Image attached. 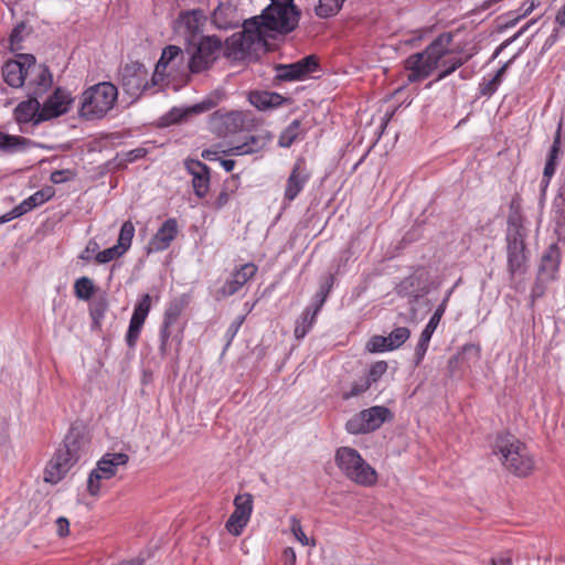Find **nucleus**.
<instances>
[{
  "label": "nucleus",
  "instance_id": "1",
  "mask_svg": "<svg viewBox=\"0 0 565 565\" xmlns=\"http://www.w3.org/2000/svg\"><path fill=\"white\" fill-rule=\"evenodd\" d=\"M451 42L452 35L450 33H443L427 45L424 51L411 54L404 62L405 70L408 72L407 82H422L438 70L440 61L449 53Z\"/></svg>",
  "mask_w": 565,
  "mask_h": 565
},
{
  "label": "nucleus",
  "instance_id": "2",
  "mask_svg": "<svg viewBox=\"0 0 565 565\" xmlns=\"http://www.w3.org/2000/svg\"><path fill=\"white\" fill-rule=\"evenodd\" d=\"M493 454L507 470L519 477L527 476L534 468L526 446L511 434H500L492 446Z\"/></svg>",
  "mask_w": 565,
  "mask_h": 565
},
{
  "label": "nucleus",
  "instance_id": "3",
  "mask_svg": "<svg viewBox=\"0 0 565 565\" xmlns=\"http://www.w3.org/2000/svg\"><path fill=\"white\" fill-rule=\"evenodd\" d=\"M117 98L118 89L110 82L95 84L82 94L79 114L88 120L100 119L113 109Z\"/></svg>",
  "mask_w": 565,
  "mask_h": 565
},
{
  "label": "nucleus",
  "instance_id": "4",
  "mask_svg": "<svg viewBox=\"0 0 565 565\" xmlns=\"http://www.w3.org/2000/svg\"><path fill=\"white\" fill-rule=\"evenodd\" d=\"M525 235L521 216L511 214L508 218L507 231L508 271L511 277L524 275L527 269V252L524 244Z\"/></svg>",
  "mask_w": 565,
  "mask_h": 565
},
{
  "label": "nucleus",
  "instance_id": "5",
  "mask_svg": "<svg viewBox=\"0 0 565 565\" xmlns=\"http://www.w3.org/2000/svg\"><path fill=\"white\" fill-rule=\"evenodd\" d=\"M337 467L351 481L361 486H372L376 481V471L351 447H340L334 456Z\"/></svg>",
  "mask_w": 565,
  "mask_h": 565
},
{
  "label": "nucleus",
  "instance_id": "6",
  "mask_svg": "<svg viewBox=\"0 0 565 565\" xmlns=\"http://www.w3.org/2000/svg\"><path fill=\"white\" fill-rule=\"evenodd\" d=\"M270 3L262 11L265 24L280 34L294 31L300 19V11L294 0H269Z\"/></svg>",
  "mask_w": 565,
  "mask_h": 565
},
{
  "label": "nucleus",
  "instance_id": "7",
  "mask_svg": "<svg viewBox=\"0 0 565 565\" xmlns=\"http://www.w3.org/2000/svg\"><path fill=\"white\" fill-rule=\"evenodd\" d=\"M188 71V60L183 51L177 45H168L156 64L151 76L152 85H160L164 77L177 78L186 75Z\"/></svg>",
  "mask_w": 565,
  "mask_h": 565
},
{
  "label": "nucleus",
  "instance_id": "8",
  "mask_svg": "<svg viewBox=\"0 0 565 565\" xmlns=\"http://www.w3.org/2000/svg\"><path fill=\"white\" fill-rule=\"evenodd\" d=\"M129 460L127 454L108 452L97 462L96 468L89 473L87 490L92 495H98L103 480L113 478L120 467H125Z\"/></svg>",
  "mask_w": 565,
  "mask_h": 565
},
{
  "label": "nucleus",
  "instance_id": "9",
  "mask_svg": "<svg viewBox=\"0 0 565 565\" xmlns=\"http://www.w3.org/2000/svg\"><path fill=\"white\" fill-rule=\"evenodd\" d=\"M222 49L223 43L216 35L203 36L188 60L189 71L201 73L209 70L217 60Z\"/></svg>",
  "mask_w": 565,
  "mask_h": 565
},
{
  "label": "nucleus",
  "instance_id": "10",
  "mask_svg": "<svg viewBox=\"0 0 565 565\" xmlns=\"http://www.w3.org/2000/svg\"><path fill=\"white\" fill-rule=\"evenodd\" d=\"M391 412L385 406H372L353 415L345 424L349 434L360 435L376 430L388 420Z\"/></svg>",
  "mask_w": 565,
  "mask_h": 565
},
{
  "label": "nucleus",
  "instance_id": "11",
  "mask_svg": "<svg viewBox=\"0 0 565 565\" xmlns=\"http://www.w3.org/2000/svg\"><path fill=\"white\" fill-rule=\"evenodd\" d=\"M120 76L124 90L132 97L140 96L153 86L148 81V70L139 62L126 64L121 70Z\"/></svg>",
  "mask_w": 565,
  "mask_h": 565
},
{
  "label": "nucleus",
  "instance_id": "12",
  "mask_svg": "<svg viewBox=\"0 0 565 565\" xmlns=\"http://www.w3.org/2000/svg\"><path fill=\"white\" fill-rule=\"evenodd\" d=\"M263 14L253 17L241 25L243 26L242 34L246 39V47L249 51L250 56L257 55L259 51H263L267 44L268 32L273 31L268 25L265 24ZM274 32H276L274 30Z\"/></svg>",
  "mask_w": 565,
  "mask_h": 565
},
{
  "label": "nucleus",
  "instance_id": "13",
  "mask_svg": "<svg viewBox=\"0 0 565 565\" xmlns=\"http://www.w3.org/2000/svg\"><path fill=\"white\" fill-rule=\"evenodd\" d=\"M244 17L231 1L220 2L211 12V25L218 31H232L244 23Z\"/></svg>",
  "mask_w": 565,
  "mask_h": 565
},
{
  "label": "nucleus",
  "instance_id": "14",
  "mask_svg": "<svg viewBox=\"0 0 565 565\" xmlns=\"http://www.w3.org/2000/svg\"><path fill=\"white\" fill-rule=\"evenodd\" d=\"M234 511L225 523L226 530L234 536L242 534L248 524L253 512V495L250 493L237 494L234 498Z\"/></svg>",
  "mask_w": 565,
  "mask_h": 565
},
{
  "label": "nucleus",
  "instance_id": "15",
  "mask_svg": "<svg viewBox=\"0 0 565 565\" xmlns=\"http://www.w3.org/2000/svg\"><path fill=\"white\" fill-rule=\"evenodd\" d=\"M34 56L31 54H19L15 60H10L2 67L3 81L13 88L22 87L28 79V72Z\"/></svg>",
  "mask_w": 565,
  "mask_h": 565
},
{
  "label": "nucleus",
  "instance_id": "16",
  "mask_svg": "<svg viewBox=\"0 0 565 565\" xmlns=\"http://www.w3.org/2000/svg\"><path fill=\"white\" fill-rule=\"evenodd\" d=\"M151 308V297L148 294H145L140 297L138 302L134 308V312L131 315L128 331L126 333V343L128 348L135 349L145 324V321L149 315Z\"/></svg>",
  "mask_w": 565,
  "mask_h": 565
},
{
  "label": "nucleus",
  "instance_id": "17",
  "mask_svg": "<svg viewBox=\"0 0 565 565\" xmlns=\"http://www.w3.org/2000/svg\"><path fill=\"white\" fill-rule=\"evenodd\" d=\"M318 67V58L315 55H308L295 63L278 65L277 78L280 81H299L316 72Z\"/></svg>",
  "mask_w": 565,
  "mask_h": 565
},
{
  "label": "nucleus",
  "instance_id": "18",
  "mask_svg": "<svg viewBox=\"0 0 565 565\" xmlns=\"http://www.w3.org/2000/svg\"><path fill=\"white\" fill-rule=\"evenodd\" d=\"M71 103L72 97L70 93L65 89L56 88L43 103L36 121L49 120L67 113Z\"/></svg>",
  "mask_w": 565,
  "mask_h": 565
},
{
  "label": "nucleus",
  "instance_id": "19",
  "mask_svg": "<svg viewBox=\"0 0 565 565\" xmlns=\"http://www.w3.org/2000/svg\"><path fill=\"white\" fill-rule=\"evenodd\" d=\"M52 75L49 68L43 64H38L34 58V63L30 65L28 72V79L25 82L30 95L40 97L42 96L52 85Z\"/></svg>",
  "mask_w": 565,
  "mask_h": 565
},
{
  "label": "nucleus",
  "instance_id": "20",
  "mask_svg": "<svg viewBox=\"0 0 565 565\" xmlns=\"http://www.w3.org/2000/svg\"><path fill=\"white\" fill-rule=\"evenodd\" d=\"M58 451L67 459H71V462L75 465L87 454V440L79 429L71 428L65 436L63 447L60 448Z\"/></svg>",
  "mask_w": 565,
  "mask_h": 565
},
{
  "label": "nucleus",
  "instance_id": "21",
  "mask_svg": "<svg viewBox=\"0 0 565 565\" xmlns=\"http://www.w3.org/2000/svg\"><path fill=\"white\" fill-rule=\"evenodd\" d=\"M309 179L310 172L306 168L305 162L301 160L297 161L287 179L284 200L287 202L294 201L303 190Z\"/></svg>",
  "mask_w": 565,
  "mask_h": 565
},
{
  "label": "nucleus",
  "instance_id": "22",
  "mask_svg": "<svg viewBox=\"0 0 565 565\" xmlns=\"http://www.w3.org/2000/svg\"><path fill=\"white\" fill-rule=\"evenodd\" d=\"M244 124L243 114L230 111L225 114L215 113L210 121L212 131L218 136H226L236 132Z\"/></svg>",
  "mask_w": 565,
  "mask_h": 565
},
{
  "label": "nucleus",
  "instance_id": "23",
  "mask_svg": "<svg viewBox=\"0 0 565 565\" xmlns=\"http://www.w3.org/2000/svg\"><path fill=\"white\" fill-rule=\"evenodd\" d=\"M185 168L192 175V185L196 196L204 198L210 186V169L199 160L190 159L185 161Z\"/></svg>",
  "mask_w": 565,
  "mask_h": 565
},
{
  "label": "nucleus",
  "instance_id": "24",
  "mask_svg": "<svg viewBox=\"0 0 565 565\" xmlns=\"http://www.w3.org/2000/svg\"><path fill=\"white\" fill-rule=\"evenodd\" d=\"M178 222L175 218H168L158 228L149 242V252H162L167 249L178 235Z\"/></svg>",
  "mask_w": 565,
  "mask_h": 565
},
{
  "label": "nucleus",
  "instance_id": "25",
  "mask_svg": "<svg viewBox=\"0 0 565 565\" xmlns=\"http://www.w3.org/2000/svg\"><path fill=\"white\" fill-rule=\"evenodd\" d=\"M270 141V137L266 134L248 135L242 143L232 146L223 150L226 156H245L262 151Z\"/></svg>",
  "mask_w": 565,
  "mask_h": 565
},
{
  "label": "nucleus",
  "instance_id": "26",
  "mask_svg": "<svg viewBox=\"0 0 565 565\" xmlns=\"http://www.w3.org/2000/svg\"><path fill=\"white\" fill-rule=\"evenodd\" d=\"M256 273V265L253 263L244 264L225 281L220 292L223 297L235 295Z\"/></svg>",
  "mask_w": 565,
  "mask_h": 565
},
{
  "label": "nucleus",
  "instance_id": "27",
  "mask_svg": "<svg viewBox=\"0 0 565 565\" xmlns=\"http://www.w3.org/2000/svg\"><path fill=\"white\" fill-rule=\"evenodd\" d=\"M205 21L204 12L201 9H193L182 11L175 21V25L179 31H183L186 35L195 36L202 31Z\"/></svg>",
  "mask_w": 565,
  "mask_h": 565
},
{
  "label": "nucleus",
  "instance_id": "28",
  "mask_svg": "<svg viewBox=\"0 0 565 565\" xmlns=\"http://www.w3.org/2000/svg\"><path fill=\"white\" fill-rule=\"evenodd\" d=\"M74 465L58 450L49 461L44 471V481L55 484L60 482Z\"/></svg>",
  "mask_w": 565,
  "mask_h": 565
},
{
  "label": "nucleus",
  "instance_id": "29",
  "mask_svg": "<svg viewBox=\"0 0 565 565\" xmlns=\"http://www.w3.org/2000/svg\"><path fill=\"white\" fill-rule=\"evenodd\" d=\"M38 146L33 140L0 131V152L13 154Z\"/></svg>",
  "mask_w": 565,
  "mask_h": 565
},
{
  "label": "nucleus",
  "instance_id": "30",
  "mask_svg": "<svg viewBox=\"0 0 565 565\" xmlns=\"http://www.w3.org/2000/svg\"><path fill=\"white\" fill-rule=\"evenodd\" d=\"M441 318H443L441 316H438L437 313L434 312L433 316L430 317L428 323L422 331L418 343L415 348L416 365H418L423 361V359L427 352L430 339H431L435 330L437 329Z\"/></svg>",
  "mask_w": 565,
  "mask_h": 565
},
{
  "label": "nucleus",
  "instance_id": "31",
  "mask_svg": "<svg viewBox=\"0 0 565 565\" xmlns=\"http://www.w3.org/2000/svg\"><path fill=\"white\" fill-rule=\"evenodd\" d=\"M41 104L38 97L30 95L28 100L21 102L14 109V117L19 124H28L30 121H36L39 119V113L41 111Z\"/></svg>",
  "mask_w": 565,
  "mask_h": 565
},
{
  "label": "nucleus",
  "instance_id": "32",
  "mask_svg": "<svg viewBox=\"0 0 565 565\" xmlns=\"http://www.w3.org/2000/svg\"><path fill=\"white\" fill-rule=\"evenodd\" d=\"M242 32L234 33L230 36L225 43V55L233 60H243L250 56L248 49L246 47V39H244Z\"/></svg>",
  "mask_w": 565,
  "mask_h": 565
},
{
  "label": "nucleus",
  "instance_id": "33",
  "mask_svg": "<svg viewBox=\"0 0 565 565\" xmlns=\"http://www.w3.org/2000/svg\"><path fill=\"white\" fill-rule=\"evenodd\" d=\"M249 102L259 110H267L282 105L285 98L274 92H254L249 94Z\"/></svg>",
  "mask_w": 565,
  "mask_h": 565
},
{
  "label": "nucleus",
  "instance_id": "34",
  "mask_svg": "<svg viewBox=\"0 0 565 565\" xmlns=\"http://www.w3.org/2000/svg\"><path fill=\"white\" fill-rule=\"evenodd\" d=\"M54 194L52 188H46L43 190H39L25 200H23L20 204L15 206V212L18 214L24 215L25 213L32 211L34 207L45 203L49 201Z\"/></svg>",
  "mask_w": 565,
  "mask_h": 565
},
{
  "label": "nucleus",
  "instance_id": "35",
  "mask_svg": "<svg viewBox=\"0 0 565 565\" xmlns=\"http://www.w3.org/2000/svg\"><path fill=\"white\" fill-rule=\"evenodd\" d=\"M559 152H561V136L557 132V135L555 136L553 143L550 148V151H548V154L546 158V162H545V167H544V171H543L542 182H544L546 185L550 183L552 177L555 174Z\"/></svg>",
  "mask_w": 565,
  "mask_h": 565
},
{
  "label": "nucleus",
  "instance_id": "36",
  "mask_svg": "<svg viewBox=\"0 0 565 565\" xmlns=\"http://www.w3.org/2000/svg\"><path fill=\"white\" fill-rule=\"evenodd\" d=\"M467 61L468 57L454 55L451 53V50L449 49L448 55L444 57L439 63L438 70L440 71L434 82L436 83L443 81L444 78L452 74L456 70H458L460 66H462Z\"/></svg>",
  "mask_w": 565,
  "mask_h": 565
},
{
  "label": "nucleus",
  "instance_id": "37",
  "mask_svg": "<svg viewBox=\"0 0 565 565\" xmlns=\"http://www.w3.org/2000/svg\"><path fill=\"white\" fill-rule=\"evenodd\" d=\"M301 121L292 120L280 134L278 145L282 148H289L300 136Z\"/></svg>",
  "mask_w": 565,
  "mask_h": 565
},
{
  "label": "nucleus",
  "instance_id": "38",
  "mask_svg": "<svg viewBox=\"0 0 565 565\" xmlns=\"http://www.w3.org/2000/svg\"><path fill=\"white\" fill-rule=\"evenodd\" d=\"M316 317H312L310 307H307L295 327V337L302 339L307 335L315 323Z\"/></svg>",
  "mask_w": 565,
  "mask_h": 565
},
{
  "label": "nucleus",
  "instance_id": "39",
  "mask_svg": "<svg viewBox=\"0 0 565 565\" xmlns=\"http://www.w3.org/2000/svg\"><path fill=\"white\" fill-rule=\"evenodd\" d=\"M344 0H319L315 11L320 18H329L339 12Z\"/></svg>",
  "mask_w": 565,
  "mask_h": 565
},
{
  "label": "nucleus",
  "instance_id": "40",
  "mask_svg": "<svg viewBox=\"0 0 565 565\" xmlns=\"http://www.w3.org/2000/svg\"><path fill=\"white\" fill-rule=\"evenodd\" d=\"M559 255L557 248L552 245L550 249L542 256L540 269L545 273L553 274L557 270Z\"/></svg>",
  "mask_w": 565,
  "mask_h": 565
},
{
  "label": "nucleus",
  "instance_id": "41",
  "mask_svg": "<svg viewBox=\"0 0 565 565\" xmlns=\"http://www.w3.org/2000/svg\"><path fill=\"white\" fill-rule=\"evenodd\" d=\"M135 236V226L131 221H126L120 228L117 246L126 253L130 246Z\"/></svg>",
  "mask_w": 565,
  "mask_h": 565
},
{
  "label": "nucleus",
  "instance_id": "42",
  "mask_svg": "<svg viewBox=\"0 0 565 565\" xmlns=\"http://www.w3.org/2000/svg\"><path fill=\"white\" fill-rule=\"evenodd\" d=\"M94 290V284L88 277H81L74 284V294L81 300H89Z\"/></svg>",
  "mask_w": 565,
  "mask_h": 565
},
{
  "label": "nucleus",
  "instance_id": "43",
  "mask_svg": "<svg viewBox=\"0 0 565 565\" xmlns=\"http://www.w3.org/2000/svg\"><path fill=\"white\" fill-rule=\"evenodd\" d=\"M411 335V331L406 327L395 328L386 338L388 341V350H395L404 344Z\"/></svg>",
  "mask_w": 565,
  "mask_h": 565
},
{
  "label": "nucleus",
  "instance_id": "44",
  "mask_svg": "<svg viewBox=\"0 0 565 565\" xmlns=\"http://www.w3.org/2000/svg\"><path fill=\"white\" fill-rule=\"evenodd\" d=\"M159 338L174 341L177 344L175 352H179L182 342V330H175L174 326L162 322L159 329Z\"/></svg>",
  "mask_w": 565,
  "mask_h": 565
},
{
  "label": "nucleus",
  "instance_id": "45",
  "mask_svg": "<svg viewBox=\"0 0 565 565\" xmlns=\"http://www.w3.org/2000/svg\"><path fill=\"white\" fill-rule=\"evenodd\" d=\"M182 311H183V303L180 300L171 301L168 305V307L166 308L162 322L172 324L175 327Z\"/></svg>",
  "mask_w": 565,
  "mask_h": 565
},
{
  "label": "nucleus",
  "instance_id": "46",
  "mask_svg": "<svg viewBox=\"0 0 565 565\" xmlns=\"http://www.w3.org/2000/svg\"><path fill=\"white\" fill-rule=\"evenodd\" d=\"M125 253L117 245H114L104 250H99V253H97V255L95 257V260L98 264H107L111 260H115V259L121 257Z\"/></svg>",
  "mask_w": 565,
  "mask_h": 565
},
{
  "label": "nucleus",
  "instance_id": "47",
  "mask_svg": "<svg viewBox=\"0 0 565 565\" xmlns=\"http://www.w3.org/2000/svg\"><path fill=\"white\" fill-rule=\"evenodd\" d=\"M370 387H371L370 381H366L365 379H361V380L352 383L349 391L343 392L342 398L350 399L352 397L360 396L361 394L365 393Z\"/></svg>",
  "mask_w": 565,
  "mask_h": 565
},
{
  "label": "nucleus",
  "instance_id": "48",
  "mask_svg": "<svg viewBox=\"0 0 565 565\" xmlns=\"http://www.w3.org/2000/svg\"><path fill=\"white\" fill-rule=\"evenodd\" d=\"M290 522V531L294 534L295 539L301 543L302 546H307L310 544V540L305 534L300 521L295 516L289 518Z\"/></svg>",
  "mask_w": 565,
  "mask_h": 565
},
{
  "label": "nucleus",
  "instance_id": "49",
  "mask_svg": "<svg viewBox=\"0 0 565 565\" xmlns=\"http://www.w3.org/2000/svg\"><path fill=\"white\" fill-rule=\"evenodd\" d=\"M387 371V363L385 361H377L370 366L369 374L365 377L370 384L377 382L383 374Z\"/></svg>",
  "mask_w": 565,
  "mask_h": 565
},
{
  "label": "nucleus",
  "instance_id": "50",
  "mask_svg": "<svg viewBox=\"0 0 565 565\" xmlns=\"http://www.w3.org/2000/svg\"><path fill=\"white\" fill-rule=\"evenodd\" d=\"M366 348L370 352H384V351H390L388 350V341H387V338L386 337H382V335H374L372 337L367 344H366Z\"/></svg>",
  "mask_w": 565,
  "mask_h": 565
},
{
  "label": "nucleus",
  "instance_id": "51",
  "mask_svg": "<svg viewBox=\"0 0 565 565\" xmlns=\"http://www.w3.org/2000/svg\"><path fill=\"white\" fill-rule=\"evenodd\" d=\"M244 319H245V317L239 316L228 326V328L225 332V335H224L226 339L225 349L231 345L232 341L234 340L237 332L239 331V329L244 322Z\"/></svg>",
  "mask_w": 565,
  "mask_h": 565
},
{
  "label": "nucleus",
  "instance_id": "52",
  "mask_svg": "<svg viewBox=\"0 0 565 565\" xmlns=\"http://www.w3.org/2000/svg\"><path fill=\"white\" fill-rule=\"evenodd\" d=\"M500 83L494 77L490 79L483 78L479 84V90L482 96H491L497 92Z\"/></svg>",
  "mask_w": 565,
  "mask_h": 565
},
{
  "label": "nucleus",
  "instance_id": "53",
  "mask_svg": "<svg viewBox=\"0 0 565 565\" xmlns=\"http://www.w3.org/2000/svg\"><path fill=\"white\" fill-rule=\"evenodd\" d=\"M99 253V244L95 239H89L85 249L81 253L79 258L85 262H89L93 256L96 257Z\"/></svg>",
  "mask_w": 565,
  "mask_h": 565
},
{
  "label": "nucleus",
  "instance_id": "54",
  "mask_svg": "<svg viewBox=\"0 0 565 565\" xmlns=\"http://www.w3.org/2000/svg\"><path fill=\"white\" fill-rule=\"evenodd\" d=\"M74 177L71 170H55L51 173L50 180L55 183H64Z\"/></svg>",
  "mask_w": 565,
  "mask_h": 565
},
{
  "label": "nucleus",
  "instance_id": "55",
  "mask_svg": "<svg viewBox=\"0 0 565 565\" xmlns=\"http://www.w3.org/2000/svg\"><path fill=\"white\" fill-rule=\"evenodd\" d=\"M55 524H56V533L58 534V536L63 537L68 534L70 522L66 518H64V516L57 518Z\"/></svg>",
  "mask_w": 565,
  "mask_h": 565
},
{
  "label": "nucleus",
  "instance_id": "56",
  "mask_svg": "<svg viewBox=\"0 0 565 565\" xmlns=\"http://www.w3.org/2000/svg\"><path fill=\"white\" fill-rule=\"evenodd\" d=\"M173 342L174 341L159 338V354L162 359L171 354Z\"/></svg>",
  "mask_w": 565,
  "mask_h": 565
},
{
  "label": "nucleus",
  "instance_id": "57",
  "mask_svg": "<svg viewBox=\"0 0 565 565\" xmlns=\"http://www.w3.org/2000/svg\"><path fill=\"white\" fill-rule=\"evenodd\" d=\"M414 286V278L409 277L403 280L397 287V294L401 296H408L412 294L411 288Z\"/></svg>",
  "mask_w": 565,
  "mask_h": 565
},
{
  "label": "nucleus",
  "instance_id": "58",
  "mask_svg": "<svg viewBox=\"0 0 565 565\" xmlns=\"http://www.w3.org/2000/svg\"><path fill=\"white\" fill-rule=\"evenodd\" d=\"M327 300V296L324 295H321V292H317L313 297V306L310 307L311 308V311H312V317H317L318 312L320 311V309L322 308L323 303L326 302Z\"/></svg>",
  "mask_w": 565,
  "mask_h": 565
},
{
  "label": "nucleus",
  "instance_id": "59",
  "mask_svg": "<svg viewBox=\"0 0 565 565\" xmlns=\"http://www.w3.org/2000/svg\"><path fill=\"white\" fill-rule=\"evenodd\" d=\"M455 290V287H451L450 289H448L441 300V302L439 303V306L437 307V309L435 310V313H437L438 316H444L446 309H447V306H448V302H449V299L452 295Z\"/></svg>",
  "mask_w": 565,
  "mask_h": 565
},
{
  "label": "nucleus",
  "instance_id": "60",
  "mask_svg": "<svg viewBox=\"0 0 565 565\" xmlns=\"http://www.w3.org/2000/svg\"><path fill=\"white\" fill-rule=\"evenodd\" d=\"M147 153V150L143 148H136L126 153V160L129 162L136 161L140 158H143Z\"/></svg>",
  "mask_w": 565,
  "mask_h": 565
},
{
  "label": "nucleus",
  "instance_id": "61",
  "mask_svg": "<svg viewBox=\"0 0 565 565\" xmlns=\"http://www.w3.org/2000/svg\"><path fill=\"white\" fill-rule=\"evenodd\" d=\"M333 280H334L333 275L332 274L328 275L326 280L320 285L319 292H321V295H324L328 297V295L332 288Z\"/></svg>",
  "mask_w": 565,
  "mask_h": 565
},
{
  "label": "nucleus",
  "instance_id": "62",
  "mask_svg": "<svg viewBox=\"0 0 565 565\" xmlns=\"http://www.w3.org/2000/svg\"><path fill=\"white\" fill-rule=\"evenodd\" d=\"M296 552L292 547H286L284 551V561L285 565H295L296 564Z\"/></svg>",
  "mask_w": 565,
  "mask_h": 565
},
{
  "label": "nucleus",
  "instance_id": "63",
  "mask_svg": "<svg viewBox=\"0 0 565 565\" xmlns=\"http://www.w3.org/2000/svg\"><path fill=\"white\" fill-rule=\"evenodd\" d=\"M183 115L184 113H182L180 109L174 108L168 114L167 122H177L183 117Z\"/></svg>",
  "mask_w": 565,
  "mask_h": 565
},
{
  "label": "nucleus",
  "instance_id": "64",
  "mask_svg": "<svg viewBox=\"0 0 565 565\" xmlns=\"http://www.w3.org/2000/svg\"><path fill=\"white\" fill-rule=\"evenodd\" d=\"M555 22L561 28H565V4L557 11Z\"/></svg>",
  "mask_w": 565,
  "mask_h": 565
}]
</instances>
